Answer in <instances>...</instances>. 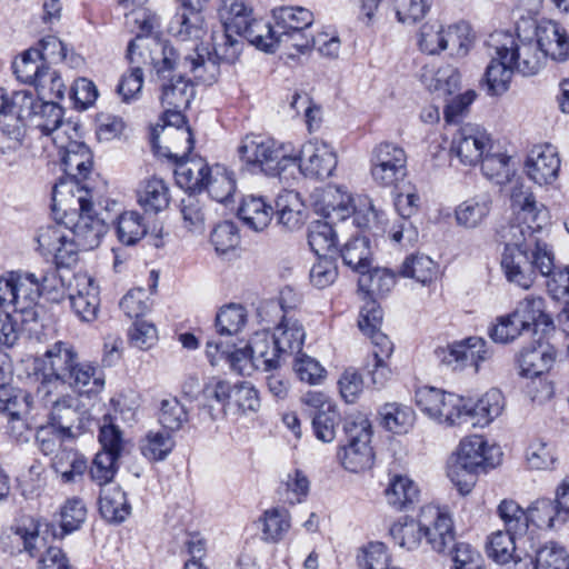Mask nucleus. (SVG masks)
<instances>
[{"mask_svg":"<svg viewBox=\"0 0 569 569\" xmlns=\"http://www.w3.org/2000/svg\"><path fill=\"white\" fill-rule=\"evenodd\" d=\"M515 213L502 233L506 246L501 268L509 282L529 289L537 273L548 274L553 266L551 247L538 237L549 221V212L543 204L533 201Z\"/></svg>","mask_w":569,"mask_h":569,"instance_id":"1","label":"nucleus"},{"mask_svg":"<svg viewBox=\"0 0 569 569\" xmlns=\"http://www.w3.org/2000/svg\"><path fill=\"white\" fill-rule=\"evenodd\" d=\"M234 23L239 32H226L217 40L212 50L209 46H197L193 59H187L191 70L204 81H217L220 74V62L233 63L242 51L241 39L262 49L266 33L270 32V24L252 17V10L237 17Z\"/></svg>","mask_w":569,"mask_h":569,"instance_id":"2","label":"nucleus"},{"mask_svg":"<svg viewBox=\"0 0 569 569\" xmlns=\"http://www.w3.org/2000/svg\"><path fill=\"white\" fill-rule=\"evenodd\" d=\"M54 210L64 212L70 243L74 244V263L80 250H92L100 244L107 227L93 213L90 190L78 189V194L52 200Z\"/></svg>","mask_w":569,"mask_h":569,"instance_id":"3","label":"nucleus"},{"mask_svg":"<svg viewBox=\"0 0 569 569\" xmlns=\"http://www.w3.org/2000/svg\"><path fill=\"white\" fill-rule=\"evenodd\" d=\"M196 49L192 53L186 54L180 58L178 51L168 42L161 44V58L154 61V69L158 78L162 81L160 102L162 108H188L193 96L194 89L189 79L186 78L187 73H192L193 77L206 83L211 84L214 81H204L197 77L196 72L191 70L187 59H193Z\"/></svg>","mask_w":569,"mask_h":569,"instance_id":"4","label":"nucleus"},{"mask_svg":"<svg viewBox=\"0 0 569 569\" xmlns=\"http://www.w3.org/2000/svg\"><path fill=\"white\" fill-rule=\"evenodd\" d=\"M40 287L34 273L10 271L0 277V308L24 317L22 323L30 332H41L38 300Z\"/></svg>","mask_w":569,"mask_h":569,"instance_id":"5","label":"nucleus"},{"mask_svg":"<svg viewBox=\"0 0 569 569\" xmlns=\"http://www.w3.org/2000/svg\"><path fill=\"white\" fill-rule=\"evenodd\" d=\"M238 153L249 170L270 177L280 176L287 168L297 166V151L292 144L260 134L246 136Z\"/></svg>","mask_w":569,"mask_h":569,"instance_id":"6","label":"nucleus"},{"mask_svg":"<svg viewBox=\"0 0 569 569\" xmlns=\"http://www.w3.org/2000/svg\"><path fill=\"white\" fill-rule=\"evenodd\" d=\"M64 142H54L61 167L67 178L53 186L52 200L78 194V189L89 190L82 184L92 170L93 154L90 148L80 140L78 128L76 134H67Z\"/></svg>","mask_w":569,"mask_h":569,"instance_id":"7","label":"nucleus"},{"mask_svg":"<svg viewBox=\"0 0 569 569\" xmlns=\"http://www.w3.org/2000/svg\"><path fill=\"white\" fill-rule=\"evenodd\" d=\"M343 430L348 437V445L338 453L345 469L351 472L365 471L373 465L375 453L371 441L370 421L361 413L346 418Z\"/></svg>","mask_w":569,"mask_h":569,"instance_id":"8","label":"nucleus"},{"mask_svg":"<svg viewBox=\"0 0 569 569\" xmlns=\"http://www.w3.org/2000/svg\"><path fill=\"white\" fill-rule=\"evenodd\" d=\"M36 402L48 410L50 428L67 437L72 436V428L81 427L78 399L69 393L60 395L57 388H52L49 381H41L34 392Z\"/></svg>","mask_w":569,"mask_h":569,"instance_id":"9","label":"nucleus"},{"mask_svg":"<svg viewBox=\"0 0 569 569\" xmlns=\"http://www.w3.org/2000/svg\"><path fill=\"white\" fill-rule=\"evenodd\" d=\"M99 442L101 450L98 451L88 467L90 479L99 487L110 486L117 471L118 460L124 448L122 433L118 427L112 423H104L100 427Z\"/></svg>","mask_w":569,"mask_h":569,"instance_id":"10","label":"nucleus"},{"mask_svg":"<svg viewBox=\"0 0 569 569\" xmlns=\"http://www.w3.org/2000/svg\"><path fill=\"white\" fill-rule=\"evenodd\" d=\"M488 56L491 58L486 69L487 91L491 96L505 93L513 73V67L506 56L513 43V34L507 31H495L487 40Z\"/></svg>","mask_w":569,"mask_h":569,"instance_id":"11","label":"nucleus"},{"mask_svg":"<svg viewBox=\"0 0 569 569\" xmlns=\"http://www.w3.org/2000/svg\"><path fill=\"white\" fill-rule=\"evenodd\" d=\"M415 400L417 407L437 422L446 426L461 423L462 397L425 386L416 390Z\"/></svg>","mask_w":569,"mask_h":569,"instance_id":"12","label":"nucleus"},{"mask_svg":"<svg viewBox=\"0 0 569 569\" xmlns=\"http://www.w3.org/2000/svg\"><path fill=\"white\" fill-rule=\"evenodd\" d=\"M371 177L381 187H393L407 174L405 150L390 142H382L372 150Z\"/></svg>","mask_w":569,"mask_h":569,"instance_id":"13","label":"nucleus"},{"mask_svg":"<svg viewBox=\"0 0 569 569\" xmlns=\"http://www.w3.org/2000/svg\"><path fill=\"white\" fill-rule=\"evenodd\" d=\"M318 211L325 218L338 221H343L353 216V223L359 228H366L371 221L380 218L378 210L370 201L367 203L365 213L361 210H356L351 196L340 187H328L323 190L322 204L318 208Z\"/></svg>","mask_w":569,"mask_h":569,"instance_id":"14","label":"nucleus"},{"mask_svg":"<svg viewBox=\"0 0 569 569\" xmlns=\"http://www.w3.org/2000/svg\"><path fill=\"white\" fill-rule=\"evenodd\" d=\"M79 359V353L71 343L54 342L39 360L42 381H49L52 388H57V382L64 385L67 379L72 377V371Z\"/></svg>","mask_w":569,"mask_h":569,"instance_id":"15","label":"nucleus"},{"mask_svg":"<svg viewBox=\"0 0 569 569\" xmlns=\"http://www.w3.org/2000/svg\"><path fill=\"white\" fill-rule=\"evenodd\" d=\"M338 163L333 148L325 141L310 140L306 142L299 153L297 164L301 173L309 178H329Z\"/></svg>","mask_w":569,"mask_h":569,"instance_id":"16","label":"nucleus"},{"mask_svg":"<svg viewBox=\"0 0 569 569\" xmlns=\"http://www.w3.org/2000/svg\"><path fill=\"white\" fill-rule=\"evenodd\" d=\"M37 242L44 257H51L58 268L74 263V244L70 243L68 226L50 223L38 230Z\"/></svg>","mask_w":569,"mask_h":569,"instance_id":"17","label":"nucleus"},{"mask_svg":"<svg viewBox=\"0 0 569 569\" xmlns=\"http://www.w3.org/2000/svg\"><path fill=\"white\" fill-rule=\"evenodd\" d=\"M436 352L440 361L453 370L472 366L476 371H478L480 362L487 360L491 355L486 340L480 337H470L453 342L446 348L437 349Z\"/></svg>","mask_w":569,"mask_h":569,"instance_id":"18","label":"nucleus"},{"mask_svg":"<svg viewBox=\"0 0 569 569\" xmlns=\"http://www.w3.org/2000/svg\"><path fill=\"white\" fill-rule=\"evenodd\" d=\"M491 146V139L483 128L467 123L453 136L450 150L461 163L476 166Z\"/></svg>","mask_w":569,"mask_h":569,"instance_id":"19","label":"nucleus"},{"mask_svg":"<svg viewBox=\"0 0 569 569\" xmlns=\"http://www.w3.org/2000/svg\"><path fill=\"white\" fill-rule=\"evenodd\" d=\"M422 533L430 547L441 553L455 543L453 522L447 512L433 506L421 509Z\"/></svg>","mask_w":569,"mask_h":569,"instance_id":"20","label":"nucleus"},{"mask_svg":"<svg viewBox=\"0 0 569 569\" xmlns=\"http://www.w3.org/2000/svg\"><path fill=\"white\" fill-rule=\"evenodd\" d=\"M63 108L54 101L41 102L30 122L41 134L51 137L52 142H64L67 134H76L78 126L63 119Z\"/></svg>","mask_w":569,"mask_h":569,"instance_id":"21","label":"nucleus"},{"mask_svg":"<svg viewBox=\"0 0 569 569\" xmlns=\"http://www.w3.org/2000/svg\"><path fill=\"white\" fill-rule=\"evenodd\" d=\"M525 169L535 183L551 184L558 178L560 169L557 148L549 143L535 146L527 156Z\"/></svg>","mask_w":569,"mask_h":569,"instance_id":"22","label":"nucleus"},{"mask_svg":"<svg viewBox=\"0 0 569 569\" xmlns=\"http://www.w3.org/2000/svg\"><path fill=\"white\" fill-rule=\"evenodd\" d=\"M495 447H489L481 436H471L460 441L457 452L449 459L468 470L479 472L493 468L497 463L493 458Z\"/></svg>","mask_w":569,"mask_h":569,"instance_id":"23","label":"nucleus"},{"mask_svg":"<svg viewBox=\"0 0 569 569\" xmlns=\"http://www.w3.org/2000/svg\"><path fill=\"white\" fill-rule=\"evenodd\" d=\"M505 409V397L499 389L488 390L477 402L463 398L461 422L476 419L472 425L487 426L499 417Z\"/></svg>","mask_w":569,"mask_h":569,"instance_id":"24","label":"nucleus"},{"mask_svg":"<svg viewBox=\"0 0 569 569\" xmlns=\"http://www.w3.org/2000/svg\"><path fill=\"white\" fill-rule=\"evenodd\" d=\"M538 48L546 58L566 61L569 58V38L565 30L553 21H546L535 27Z\"/></svg>","mask_w":569,"mask_h":569,"instance_id":"25","label":"nucleus"},{"mask_svg":"<svg viewBox=\"0 0 569 569\" xmlns=\"http://www.w3.org/2000/svg\"><path fill=\"white\" fill-rule=\"evenodd\" d=\"M169 33L181 40H200L206 34L204 19L200 10L193 4H184L178 8L172 17Z\"/></svg>","mask_w":569,"mask_h":569,"instance_id":"26","label":"nucleus"},{"mask_svg":"<svg viewBox=\"0 0 569 569\" xmlns=\"http://www.w3.org/2000/svg\"><path fill=\"white\" fill-rule=\"evenodd\" d=\"M70 307L83 322L97 319L100 306L99 288L92 279L82 277L77 280V291L69 293Z\"/></svg>","mask_w":569,"mask_h":569,"instance_id":"27","label":"nucleus"},{"mask_svg":"<svg viewBox=\"0 0 569 569\" xmlns=\"http://www.w3.org/2000/svg\"><path fill=\"white\" fill-rule=\"evenodd\" d=\"M556 356L555 347L548 342L538 341L536 346L523 348L518 359L521 376L535 378L548 372Z\"/></svg>","mask_w":569,"mask_h":569,"instance_id":"28","label":"nucleus"},{"mask_svg":"<svg viewBox=\"0 0 569 569\" xmlns=\"http://www.w3.org/2000/svg\"><path fill=\"white\" fill-rule=\"evenodd\" d=\"M518 40L513 37L512 48L507 50L506 56L511 62L513 70L523 76L536 74L543 64L546 56L532 40L525 41L518 34Z\"/></svg>","mask_w":569,"mask_h":569,"instance_id":"29","label":"nucleus"},{"mask_svg":"<svg viewBox=\"0 0 569 569\" xmlns=\"http://www.w3.org/2000/svg\"><path fill=\"white\" fill-rule=\"evenodd\" d=\"M232 348L233 346L224 345L222 340H208L206 352L212 366L226 359L232 370L241 376H250L256 366L251 361L249 350L247 347L234 350Z\"/></svg>","mask_w":569,"mask_h":569,"instance_id":"30","label":"nucleus"},{"mask_svg":"<svg viewBox=\"0 0 569 569\" xmlns=\"http://www.w3.org/2000/svg\"><path fill=\"white\" fill-rule=\"evenodd\" d=\"M256 370L271 371L280 366L281 353L276 349L274 338L268 331L256 332L246 346Z\"/></svg>","mask_w":569,"mask_h":569,"instance_id":"31","label":"nucleus"},{"mask_svg":"<svg viewBox=\"0 0 569 569\" xmlns=\"http://www.w3.org/2000/svg\"><path fill=\"white\" fill-rule=\"evenodd\" d=\"M420 490L406 475L389 473L385 497L390 507L398 511L407 510L418 502Z\"/></svg>","mask_w":569,"mask_h":569,"instance_id":"32","label":"nucleus"},{"mask_svg":"<svg viewBox=\"0 0 569 569\" xmlns=\"http://www.w3.org/2000/svg\"><path fill=\"white\" fill-rule=\"evenodd\" d=\"M68 385L74 391L88 397L99 395L106 385V377L102 370L89 361H77L72 377L68 378Z\"/></svg>","mask_w":569,"mask_h":569,"instance_id":"33","label":"nucleus"},{"mask_svg":"<svg viewBox=\"0 0 569 569\" xmlns=\"http://www.w3.org/2000/svg\"><path fill=\"white\" fill-rule=\"evenodd\" d=\"M276 349L281 356L300 353L306 332L302 325L292 316L282 315L281 321L272 333Z\"/></svg>","mask_w":569,"mask_h":569,"instance_id":"34","label":"nucleus"},{"mask_svg":"<svg viewBox=\"0 0 569 569\" xmlns=\"http://www.w3.org/2000/svg\"><path fill=\"white\" fill-rule=\"evenodd\" d=\"M513 317L528 332L536 331L538 327H542L543 331L553 329V321L545 312V300L541 297L528 296L519 301L513 310Z\"/></svg>","mask_w":569,"mask_h":569,"instance_id":"35","label":"nucleus"},{"mask_svg":"<svg viewBox=\"0 0 569 569\" xmlns=\"http://www.w3.org/2000/svg\"><path fill=\"white\" fill-rule=\"evenodd\" d=\"M137 198L139 206L150 213L166 210L170 203V191L164 180L152 177L141 182Z\"/></svg>","mask_w":569,"mask_h":569,"instance_id":"36","label":"nucleus"},{"mask_svg":"<svg viewBox=\"0 0 569 569\" xmlns=\"http://www.w3.org/2000/svg\"><path fill=\"white\" fill-rule=\"evenodd\" d=\"M99 510L107 521L120 523L130 515L131 507L124 491L119 486L111 485L100 490Z\"/></svg>","mask_w":569,"mask_h":569,"instance_id":"37","label":"nucleus"},{"mask_svg":"<svg viewBox=\"0 0 569 569\" xmlns=\"http://www.w3.org/2000/svg\"><path fill=\"white\" fill-rule=\"evenodd\" d=\"M177 183L191 192L206 189L211 178V169L201 158L178 164L174 171Z\"/></svg>","mask_w":569,"mask_h":569,"instance_id":"38","label":"nucleus"},{"mask_svg":"<svg viewBox=\"0 0 569 569\" xmlns=\"http://www.w3.org/2000/svg\"><path fill=\"white\" fill-rule=\"evenodd\" d=\"M274 23L270 33H284L293 30H307L313 23V13L302 7H281L272 11Z\"/></svg>","mask_w":569,"mask_h":569,"instance_id":"39","label":"nucleus"},{"mask_svg":"<svg viewBox=\"0 0 569 569\" xmlns=\"http://www.w3.org/2000/svg\"><path fill=\"white\" fill-rule=\"evenodd\" d=\"M491 207L492 198L488 192L469 198L455 211L457 223L466 228H476L488 217Z\"/></svg>","mask_w":569,"mask_h":569,"instance_id":"40","label":"nucleus"},{"mask_svg":"<svg viewBox=\"0 0 569 569\" xmlns=\"http://www.w3.org/2000/svg\"><path fill=\"white\" fill-rule=\"evenodd\" d=\"M325 219L311 222L308 229V243L318 257L338 252L337 231L332 226L337 220Z\"/></svg>","mask_w":569,"mask_h":569,"instance_id":"41","label":"nucleus"},{"mask_svg":"<svg viewBox=\"0 0 569 569\" xmlns=\"http://www.w3.org/2000/svg\"><path fill=\"white\" fill-rule=\"evenodd\" d=\"M345 266L357 273L368 271L371 266L370 241L365 236H356L349 239L338 252Z\"/></svg>","mask_w":569,"mask_h":569,"instance_id":"42","label":"nucleus"},{"mask_svg":"<svg viewBox=\"0 0 569 569\" xmlns=\"http://www.w3.org/2000/svg\"><path fill=\"white\" fill-rule=\"evenodd\" d=\"M136 42L130 41L127 50V58L130 63L129 73H124L117 86V92L122 101L127 103L138 99L143 86V71L136 57Z\"/></svg>","mask_w":569,"mask_h":569,"instance_id":"43","label":"nucleus"},{"mask_svg":"<svg viewBox=\"0 0 569 569\" xmlns=\"http://www.w3.org/2000/svg\"><path fill=\"white\" fill-rule=\"evenodd\" d=\"M271 216L272 207L261 197H243L238 208V217L256 231L263 230L269 224Z\"/></svg>","mask_w":569,"mask_h":569,"instance_id":"44","label":"nucleus"},{"mask_svg":"<svg viewBox=\"0 0 569 569\" xmlns=\"http://www.w3.org/2000/svg\"><path fill=\"white\" fill-rule=\"evenodd\" d=\"M315 37L306 33V30H293L284 33H266L262 49L266 52H273L276 49H295L298 53H305L313 46Z\"/></svg>","mask_w":569,"mask_h":569,"instance_id":"45","label":"nucleus"},{"mask_svg":"<svg viewBox=\"0 0 569 569\" xmlns=\"http://www.w3.org/2000/svg\"><path fill=\"white\" fill-rule=\"evenodd\" d=\"M528 525L532 523L539 528L553 529L563 525L568 519L551 499H538L527 510Z\"/></svg>","mask_w":569,"mask_h":569,"instance_id":"46","label":"nucleus"},{"mask_svg":"<svg viewBox=\"0 0 569 569\" xmlns=\"http://www.w3.org/2000/svg\"><path fill=\"white\" fill-rule=\"evenodd\" d=\"M421 81L430 91H441L451 94L460 84V74L456 68L446 64L437 70L425 68Z\"/></svg>","mask_w":569,"mask_h":569,"instance_id":"47","label":"nucleus"},{"mask_svg":"<svg viewBox=\"0 0 569 569\" xmlns=\"http://www.w3.org/2000/svg\"><path fill=\"white\" fill-rule=\"evenodd\" d=\"M46 68L47 66L40 59V51L34 48L23 51L21 56L12 62V69L17 79L33 86H36Z\"/></svg>","mask_w":569,"mask_h":569,"instance_id":"48","label":"nucleus"},{"mask_svg":"<svg viewBox=\"0 0 569 569\" xmlns=\"http://www.w3.org/2000/svg\"><path fill=\"white\" fill-rule=\"evenodd\" d=\"M396 273L388 268L369 267L368 271L359 273L358 287L367 295L388 293L396 284Z\"/></svg>","mask_w":569,"mask_h":569,"instance_id":"49","label":"nucleus"},{"mask_svg":"<svg viewBox=\"0 0 569 569\" xmlns=\"http://www.w3.org/2000/svg\"><path fill=\"white\" fill-rule=\"evenodd\" d=\"M480 161L483 174L497 184L508 182L515 172L511 158L502 152H493L492 146Z\"/></svg>","mask_w":569,"mask_h":569,"instance_id":"50","label":"nucleus"},{"mask_svg":"<svg viewBox=\"0 0 569 569\" xmlns=\"http://www.w3.org/2000/svg\"><path fill=\"white\" fill-rule=\"evenodd\" d=\"M437 264L431 258L425 254H410L402 262L399 276L427 284L437 277Z\"/></svg>","mask_w":569,"mask_h":569,"instance_id":"51","label":"nucleus"},{"mask_svg":"<svg viewBox=\"0 0 569 569\" xmlns=\"http://www.w3.org/2000/svg\"><path fill=\"white\" fill-rule=\"evenodd\" d=\"M247 321L246 309L236 303H230L222 307L216 316V329L219 335V340L222 337H232L240 332Z\"/></svg>","mask_w":569,"mask_h":569,"instance_id":"52","label":"nucleus"},{"mask_svg":"<svg viewBox=\"0 0 569 569\" xmlns=\"http://www.w3.org/2000/svg\"><path fill=\"white\" fill-rule=\"evenodd\" d=\"M116 232L124 246H134L147 234L143 217L137 211H126L117 221Z\"/></svg>","mask_w":569,"mask_h":569,"instance_id":"53","label":"nucleus"},{"mask_svg":"<svg viewBox=\"0 0 569 569\" xmlns=\"http://www.w3.org/2000/svg\"><path fill=\"white\" fill-rule=\"evenodd\" d=\"M533 569H569V557L565 548L550 541L535 550L530 557Z\"/></svg>","mask_w":569,"mask_h":569,"instance_id":"54","label":"nucleus"},{"mask_svg":"<svg viewBox=\"0 0 569 569\" xmlns=\"http://www.w3.org/2000/svg\"><path fill=\"white\" fill-rule=\"evenodd\" d=\"M383 426L395 433H406L415 422L413 410L400 403H386L380 409Z\"/></svg>","mask_w":569,"mask_h":569,"instance_id":"55","label":"nucleus"},{"mask_svg":"<svg viewBox=\"0 0 569 569\" xmlns=\"http://www.w3.org/2000/svg\"><path fill=\"white\" fill-rule=\"evenodd\" d=\"M498 516L503 521L506 530L519 535V540L525 542L523 535L528 531L527 510H523L518 502L512 499H503L498 508Z\"/></svg>","mask_w":569,"mask_h":569,"instance_id":"56","label":"nucleus"},{"mask_svg":"<svg viewBox=\"0 0 569 569\" xmlns=\"http://www.w3.org/2000/svg\"><path fill=\"white\" fill-rule=\"evenodd\" d=\"M23 319V316L14 311H0V347H12L21 335L38 338L40 332H30L24 328Z\"/></svg>","mask_w":569,"mask_h":569,"instance_id":"57","label":"nucleus"},{"mask_svg":"<svg viewBox=\"0 0 569 569\" xmlns=\"http://www.w3.org/2000/svg\"><path fill=\"white\" fill-rule=\"evenodd\" d=\"M180 211L183 226L192 233H202L207 218V209L202 200L193 193H189L181 200Z\"/></svg>","mask_w":569,"mask_h":569,"instance_id":"58","label":"nucleus"},{"mask_svg":"<svg viewBox=\"0 0 569 569\" xmlns=\"http://www.w3.org/2000/svg\"><path fill=\"white\" fill-rule=\"evenodd\" d=\"M517 537H519L518 533L509 532V530L493 532L487 545L489 557L499 563H507L515 557Z\"/></svg>","mask_w":569,"mask_h":569,"instance_id":"59","label":"nucleus"},{"mask_svg":"<svg viewBox=\"0 0 569 569\" xmlns=\"http://www.w3.org/2000/svg\"><path fill=\"white\" fill-rule=\"evenodd\" d=\"M340 422V415L332 405H327L313 412L312 429L315 436L323 441L331 442L336 437V429Z\"/></svg>","mask_w":569,"mask_h":569,"instance_id":"60","label":"nucleus"},{"mask_svg":"<svg viewBox=\"0 0 569 569\" xmlns=\"http://www.w3.org/2000/svg\"><path fill=\"white\" fill-rule=\"evenodd\" d=\"M188 419L187 409L177 398H168L161 401L158 420L167 431H178Z\"/></svg>","mask_w":569,"mask_h":569,"instance_id":"61","label":"nucleus"},{"mask_svg":"<svg viewBox=\"0 0 569 569\" xmlns=\"http://www.w3.org/2000/svg\"><path fill=\"white\" fill-rule=\"evenodd\" d=\"M53 466L63 483L78 482L88 472L87 459L78 452H66Z\"/></svg>","mask_w":569,"mask_h":569,"instance_id":"62","label":"nucleus"},{"mask_svg":"<svg viewBox=\"0 0 569 569\" xmlns=\"http://www.w3.org/2000/svg\"><path fill=\"white\" fill-rule=\"evenodd\" d=\"M310 489V482L301 470L289 472L279 488L283 500L290 505L302 502Z\"/></svg>","mask_w":569,"mask_h":569,"instance_id":"63","label":"nucleus"},{"mask_svg":"<svg viewBox=\"0 0 569 569\" xmlns=\"http://www.w3.org/2000/svg\"><path fill=\"white\" fill-rule=\"evenodd\" d=\"M361 569H391L390 555L385 543L375 541L365 546L357 557Z\"/></svg>","mask_w":569,"mask_h":569,"instance_id":"64","label":"nucleus"}]
</instances>
